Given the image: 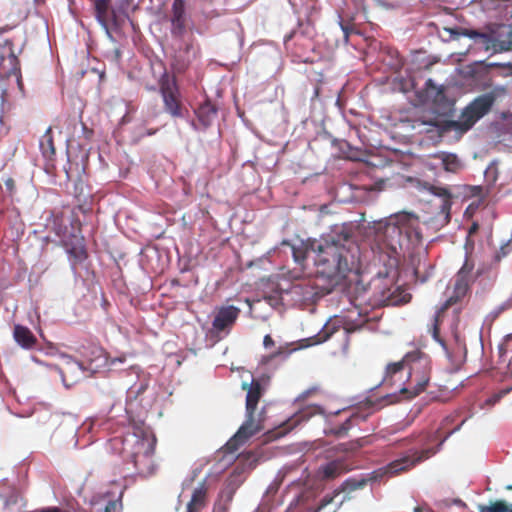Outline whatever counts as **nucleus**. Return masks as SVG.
Masks as SVG:
<instances>
[{"label": "nucleus", "mask_w": 512, "mask_h": 512, "mask_svg": "<svg viewBox=\"0 0 512 512\" xmlns=\"http://www.w3.org/2000/svg\"><path fill=\"white\" fill-rule=\"evenodd\" d=\"M319 276L339 284L360 269V248L350 229L342 227L310 243Z\"/></svg>", "instance_id": "obj_1"}, {"label": "nucleus", "mask_w": 512, "mask_h": 512, "mask_svg": "<svg viewBox=\"0 0 512 512\" xmlns=\"http://www.w3.org/2000/svg\"><path fill=\"white\" fill-rule=\"evenodd\" d=\"M422 241L419 217L400 212L380 221L375 227V242L381 250L394 253L406 247L414 248Z\"/></svg>", "instance_id": "obj_2"}, {"label": "nucleus", "mask_w": 512, "mask_h": 512, "mask_svg": "<svg viewBox=\"0 0 512 512\" xmlns=\"http://www.w3.org/2000/svg\"><path fill=\"white\" fill-rule=\"evenodd\" d=\"M506 94V87L496 86L491 91L476 97L463 109L458 120H448L441 123L439 121H430L424 122V124L437 127L441 133L455 131L459 135H463L470 130L479 119L491 110L498 98H501Z\"/></svg>", "instance_id": "obj_3"}, {"label": "nucleus", "mask_w": 512, "mask_h": 512, "mask_svg": "<svg viewBox=\"0 0 512 512\" xmlns=\"http://www.w3.org/2000/svg\"><path fill=\"white\" fill-rule=\"evenodd\" d=\"M124 460L133 463L137 473L143 477L155 474L157 465L154 460L156 438L148 435H128L121 440Z\"/></svg>", "instance_id": "obj_4"}, {"label": "nucleus", "mask_w": 512, "mask_h": 512, "mask_svg": "<svg viewBox=\"0 0 512 512\" xmlns=\"http://www.w3.org/2000/svg\"><path fill=\"white\" fill-rule=\"evenodd\" d=\"M404 362L409 371L406 387L401 392L407 393L409 398H413L423 392L430 382L431 359L426 353L417 349L407 353L404 356Z\"/></svg>", "instance_id": "obj_5"}, {"label": "nucleus", "mask_w": 512, "mask_h": 512, "mask_svg": "<svg viewBox=\"0 0 512 512\" xmlns=\"http://www.w3.org/2000/svg\"><path fill=\"white\" fill-rule=\"evenodd\" d=\"M443 30L449 34L446 40H458L460 37L465 36L474 39L476 43L480 44L485 49V51L499 53L512 50V30L509 32L506 40H500L487 33L463 27H444Z\"/></svg>", "instance_id": "obj_6"}, {"label": "nucleus", "mask_w": 512, "mask_h": 512, "mask_svg": "<svg viewBox=\"0 0 512 512\" xmlns=\"http://www.w3.org/2000/svg\"><path fill=\"white\" fill-rule=\"evenodd\" d=\"M469 286L470 283H468V281L456 278L452 295L444 302L434 316L430 331L433 339L442 346H445L444 340L440 337V323L442 322V316L449 307L459 303L467 295Z\"/></svg>", "instance_id": "obj_7"}, {"label": "nucleus", "mask_w": 512, "mask_h": 512, "mask_svg": "<svg viewBox=\"0 0 512 512\" xmlns=\"http://www.w3.org/2000/svg\"><path fill=\"white\" fill-rule=\"evenodd\" d=\"M435 453L436 450L434 448L422 450L410 449L404 456L390 462L386 467V473L390 476H396L402 472L409 471Z\"/></svg>", "instance_id": "obj_8"}, {"label": "nucleus", "mask_w": 512, "mask_h": 512, "mask_svg": "<svg viewBox=\"0 0 512 512\" xmlns=\"http://www.w3.org/2000/svg\"><path fill=\"white\" fill-rule=\"evenodd\" d=\"M160 93L163 99L164 109L174 118L184 117L187 112L181 101L179 88L174 79L163 80L160 84Z\"/></svg>", "instance_id": "obj_9"}, {"label": "nucleus", "mask_w": 512, "mask_h": 512, "mask_svg": "<svg viewBox=\"0 0 512 512\" xmlns=\"http://www.w3.org/2000/svg\"><path fill=\"white\" fill-rule=\"evenodd\" d=\"M242 389L247 391L246 395V420L252 425L263 426L262 420L255 417V411L259 400L262 397V387L259 381L253 379L250 384L243 382Z\"/></svg>", "instance_id": "obj_10"}, {"label": "nucleus", "mask_w": 512, "mask_h": 512, "mask_svg": "<svg viewBox=\"0 0 512 512\" xmlns=\"http://www.w3.org/2000/svg\"><path fill=\"white\" fill-rule=\"evenodd\" d=\"M170 32L174 38H183L187 31L185 0H173L170 11Z\"/></svg>", "instance_id": "obj_11"}, {"label": "nucleus", "mask_w": 512, "mask_h": 512, "mask_svg": "<svg viewBox=\"0 0 512 512\" xmlns=\"http://www.w3.org/2000/svg\"><path fill=\"white\" fill-rule=\"evenodd\" d=\"M263 429L264 426H254L250 423V421H244L243 424L237 430V432L234 434V436L230 438L228 442L225 444L224 451L226 453L236 452L240 448V446H242L251 437L259 433Z\"/></svg>", "instance_id": "obj_12"}, {"label": "nucleus", "mask_w": 512, "mask_h": 512, "mask_svg": "<svg viewBox=\"0 0 512 512\" xmlns=\"http://www.w3.org/2000/svg\"><path fill=\"white\" fill-rule=\"evenodd\" d=\"M241 310L233 305L221 306L216 309L212 327L217 332L230 330L239 317Z\"/></svg>", "instance_id": "obj_13"}, {"label": "nucleus", "mask_w": 512, "mask_h": 512, "mask_svg": "<svg viewBox=\"0 0 512 512\" xmlns=\"http://www.w3.org/2000/svg\"><path fill=\"white\" fill-rule=\"evenodd\" d=\"M197 121L192 122L195 129L206 130L215 121L218 115L217 106L212 103L210 99H205L197 108L194 110Z\"/></svg>", "instance_id": "obj_14"}, {"label": "nucleus", "mask_w": 512, "mask_h": 512, "mask_svg": "<svg viewBox=\"0 0 512 512\" xmlns=\"http://www.w3.org/2000/svg\"><path fill=\"white\" fill-rule=\"evenodd\" d=\"M63 245L69 254L73 265L80 264L87 258V251L84 244V238L78 235H71L64 239Z\"/></svg>", "instance_id": "obj_15"}, {"label": "nucleus", "mask_w": 512, "mask_h": 512, "mask_svg": "<svg viewBox=\"0 0 512 512\" xmlns=\"http://www.w3.org/2000/svg\"><path fill=\"white\" fill-rule=\"evenodd\" d=\"M388 397V395L382 397L381 399H377L376 401H372L371 399H368L366 402V406L369 410V412L365 415H362L360 413H355L351 415L350 418H348L343 424H341L339 427H337L334 430V434L337 436H344L347 434L348 430L351 428V426L355 423H357L358 420H365L367 416L376 410H379L382 408V405L380 404L383 400H385Z\"/></svg>", "instance_id": "obj_16"}, {"label": "nucleus", "mask_w": 512, "mask_h": 512, "mask_svg": "<svg viewBox=\"0 0 512 512\" xmlns=\"http://www.w3.org/2000/svg\"><path fill=\"white\" fill-rule=\"evenodd\" d=\"M208 493L209 486L204 480L193 489L191 499L186 506V512H201L208 505Z\"/></svg>", "instance_id": "obj_17"}, {"label": "nucleus", "mask_w": 512, "mask_h": 512, "mask_svg": "<svg viewBox=\"0 0 512 512\" xmlns=\"http://www.w3.org/2000/svg\"><path fill=\"white\" fill-rule=\"evenodd\" d=\"M64 365L60 368V374L64 383L69 378L73 381H77L79 376L83 373V368L80 362L74 360L71 356H63Z\"/></svg>", "instance_id": "obj_18"}, {"label": "nucleus", "mask_w": 512, "mask_h": 512, "mask_svg": "<svg viewBox=\"0 0 512 512\" xmlns=\"http://www.w3.org/2000/svg\"><path fill=\"white\" fill-rule=\"evenodd\" d=\"M183 53L185 54V58L180 59L176 57L173 63V68L178 73L184 72L189 67L190 63L198 56L199 47L195 46L193 40H191L185 44Z\"/></svg>", "instance_id": "obj_19"}, {"label": "nucleus", "mask_w": 512, "mask_h": 512, "mask_svg": "<svg viewBox=\"0 0 512 512\" xmlns=\"http://www.w3.org/2000/svg\"><path fill=\"white\" fill-rule=\"evenodd\" d=\"M339 330L334 324L326 323L318 334L302 339L300 341V348H307L314 345L321 344L327 341L331 336Z\"/></svg>", "instance_id": "obj_20"}, {"label": "nucleus", "mask_w": 512, "mask_h": 512, "mask_svg": "<svg viewBox=\"0 0 512 512\" xmlns=\"http://www.w3.org/2000/svg\"><path fill=\"white\" fill-rule=\"evenodd\" d=\"M428 191L441 199L440 212L450 219V211L452 207V194L447 187L430 185Z\"/></svg>", "instance_id": "obj_21"}, {"label": "nucleus", "mask_w": 512, "mask_h": 512, "mask_svg": "<svg viewBox=\"0 0 512 512\" xmlns=\"http://www.w3.org/2000/svg\"><path fill=\"white\" fill-rule=\"evenodd\" d=\"M13 337L17 344L24 349H32L37 343V339L31 330L20 324L14 326Z\"/></svg>", "instance_id": "obj_22"}, {"label": "nucleus", "mask_w": 512, "mask_h": 512, "mask_svg": "<svg viewBox=\"0 0 512 512\" xmlns=\"http://www.w3.org/2000/svg\"><path fill=\"white\" fill-rule=\"evenodd\" d=\"M110 2L111 0H93L96 18L106 29L108 28V22L113 17Z\"/></svg>", "instance_id": "obj_23"}, {"label": "nucleus", "mask_w": 512, "mask_h": 512, "mask_svg": "<svg viewBox=\"0 0 512 512\" xmlns=\"http://www.w3.org/2000/svg\"><path fill=\"white\" fill-rule=\"evenodd\" d=\"M344 471V463L335 460L322 465L318 470V474L323 480H332L340 476Z\"/></svg>", "instance_id": "obj_24"}, {"label": "nucleus", "mask_w": 512, "mask_h": 512, "mask_svg": "<svg viewBox=\"0 0 512 512\" xmlns=\"http://www.w3.org/2000/svg\"><path fill=\"white\" fill-rule=\"evenodd\" d=\"M39 146L45 158L51 160L55 156L56 150L51 127H49L40 138Z\"/></svg>", "instance_id": "obj_25"}, {"label": "nucleus", "mask_w": 512, "mask_h": 512, "mask_svg": "<svg viewBox=\"0 0 512 512\" xmlns=\"http://www.w3.org/2000/svg\"><path fill=\"white\" fill-rule=\"evenodd\" d=\"M199 2V16L204 21L213 20L221 16V12L214 7L216 0H197Z\"/></svg>", "instance_id": "obj_26"}, {"label": "nucleus", "mask_w": 512, "mask_h": 512, "mask_svg": "<svg viewBox=\"0 0 512 512\" xmlns=\"http://www.w3.org/2000/svg\"><path fill=\"white\" fill-rule=\"evenodd\" d=\"M474 267V261L471 259L469 255H467L464 264L457 273V278L461 280H466L468 281V283H470L482 273L480 270H478L475 276H473L472 272L474 270Z\"/></svg>", "instance_id": "obj_27"}, {"label": "nucleus", "mask_w": 512, "mask_h": 512, "mask_svg": "<svg viewBox=\"0 0 512 512\" xmlns=\"http://www.w3.org/2000/svg\"><path fill=\"white\" fill-rule=\"evenodd\" d=\"M479 512H512V504L505 500L491 501L488 505H478Z\"/></svg>", "instance_id": "obj_28"}, {"label": "nucleus", "mask_w": 512, "mask_h": 512, "mask_svg": "<svg viewBox=\"0 0 512 512\" xmlns=\"http://www.w3.org/2000/svg\"><path fill=\"white\" fill-rule=\"evenodd\" d=\"M443 168L452 173H456L461 168V162L455 154L444 153L442 155Z\"/></svg>", "instance_id": "obj_29"}, {"label": "nucleus", "mask_w": 512, "mask_h": 512, "mask_svg": "<svg viewBox=\"0 0 512 512\" xmlns=\"http://www.w3.org/2000/svg\"><path fill=\"white\" fill-rule=\"evenodd\" d=\"M292 250V256L296 263L303 265L306 258L307 253L310 250V245L306 246L304 243H301L300 245H290Z\"/></svg>", "instance_id": "obj_30"}, {"label": "nucleus", "mask_w": 512, "mask_h": 512, "mask_svg": "<svg viewBox=\"0 0 512 512\" xmlns=\"http://www.w3.org/2000/svg\"><path fill=\"white\" fill-rule=\"evenodd\" d=\"M367 484V479L361 478H349L342 484L343 492H352L358 489H362Z\"/></svg>", "instance_id": "obj_31"}, {"label": "nucleus", "mask_w": 512, "mask_h": 512, "mask_svg": "<svg viewBox=\"0 0 512 512\" xmlns=\"http://www.w3.org/2000/svg\"><path fill=\"white\" fill-rule=\"evenodd\" d=\"M427 86H431L433 88V90H435V96H434V99H433V102L436 104V105H439V106H442L444 107L445 104L447 103V98H446V95H445V92L442 88H437L433 85L432 83V80L429 79L426 83Z\"/></svg>", "instance_id": "obj_32"}, {"label": "nucleus", "mask_w": 512, "mask_h": 512, "mask_svg": "<svg viewBox=\"0 0 512 512\" xmlns=\"http://www.w3.org/2000/svg\"><path fill=\"white\" fill-rule=\"evenodd\" d=\"M305 415L303 413H300V414H296L294 415L293 417H291L285 424H284V429L285 431H289V430H292L293 428H295L297 425L300 424V422H302L303 420H305Z\"/></svg>", "instance_id": "obj_33"}, {"label": "nucleus", "mask_w": 512, "mask_h": 512, "mask_svg": "<svg viewBox=\"0 0 512 512\" xmlns=\"http://www.w3.org/2000/svg\"><path fill=\"white\" fill-rule=\"evenodd\" d=\"M406 366L404 359L399 362L390 363L386 367V375L393 376L397 372L401 371Z\"/></svg>", "instance_id": "obj_34"}, {"label": "nucleus", "mask_w": 512, "mask_h": 512, "mask_svg": "<svg viewBox=\"0 0 512 512\" xmlns=\"http://www.w3.org/2000/svg\"><path fill=\"white\" fill-rule=\"evenodd\" d=\"M4 185H5L7 192L9 193V195H13L15 193L16 185H15V181L13 178L7 177L4 180Z\"/></svg>", "instance_id": "obj_35"}, {"label": "nucleus", "mask_w": 512, "mask_h": 512, "mask_svg": "<svg viewBox=\"0 0 512 512\" xmlns=\"http://www.w3.org/2000/svg\"><path fill=\"white\" fill-rule=\"evenodd\" d=\"M6 45L8 46L7 47V52H8V55H9V61H10V63L12 65H16L17 62H18V59H17V57L14 54L13 44H12L11 41H6Z\"/></svg>", "instance_id": "obj_36"}, {"label": "nucleus", "mask_w": 512, "mask_h": 512, "mask_svg": "<svg viewBox=\"0 0 512 512\" xmlns=\"http://www.w3.org/2000/svg\"><path fill=\"white\" fill-rule=\"evenodd\" d=\"M511 308H512V295L498 306L497 312L502 313Z\"/></svg>", "instance_id": "obj_37"}, {"label": "nucleus", "mask_w": 512, "mask_h": 512, "mask_svg": "<svg viewBox=\"0 0 512 512\" xmlns=\"http://www.w3.org/2000/svg\"><path fill=\"white\" fill-rule=\"evenodd\" d=\"M274 344V340L269 334L264 336L263 345L266 349L274 346Z\"/></svg>", "instance_id": "obj_38"}, {"label": "nucleus", "mask_w": 512, "mask_h": 512, "mask_svg": "<svg viewBox=\"0 0 512 512\" xmlns=\"http://www.w3.org/2000/svg\"><path fill=\"white\" fill-rule=\"evenodd\" d=\"M116 509V502L115 501H109L105 508H104V512H112Z\"/></svg>", "instance_id": "obj_39"}, {"label": "nucleus", "mask_w": 512, "mask_h": 512, "mask_svg": "<svg viewBox=\"0 0 512 512\" xmlns=\"http://www.w3.org/2000/svg\"><path fill=\"white\" fill-rule=\"evenodd\" d=\"M282 355L286 356L287 353L282 348H279L277 351H275L274 353H272L270 355V358L273 359V358H276V357H280Z\"/></svg>", "instance_id": "obj_40"}, {"label": "nucleus", "mask_w": 512, "mask_h": 512, "mask_svg": "<svg viewBox=\"0 0 512 512\" xmlns=\"http://www.w3.org/2000/svg\"><path fill=\"white\" fill-rule=\"evenodd\" d=\"M113 60H115L116 62H119L120 58H121V52L119 49H115L113 51V56H112Z\"/></svg>", "instance_id": "obj_41"}, {"label": "nucleus", "mask_w": 512, "mask_h": 512, "mask_svg": "<svg viewBox=\"0 0 512 512\" xmlns=\"http://www.w3.org/2000/svg\"><path fill=\"white\" fill-rule=\"evenodd\" d=\"M125 356L119 357V358H112L109 360L110 365H114L116 362L123 363L125 361Z\"/></svg>", "instance_id": "obj_42"}, {"label": "nucleus", "mask_w": 512, "mask_h": 512, "mask_svg": "<svg viewBox=\"0 0 512 512\" xmlns=\"http://www.w3.org/2000/svg\"><path fill=\"white\" fill-rule=\"evenodd\" d=\"M147 388V384L146 383H141L140 386L138 387L136 393L139 395L141 393H143Z\"/></svg>", "instance_id": "obj_43"}, {"label": "nucleus", "mask_w": 512, "mask_h": 512, "mask_svg": "<svg viewBox=\"0 0 512 512\" xmlns=\"http://www.w3.org/2000/svg\"><path fill=\"white\" fill-rule=\"evenodd\" d=\"M333 500L332 497H328V496H325L323 499H322V506H326L328 505L329 503H331Z\"/></svg>", "instance_id": "obj_44"}, {"label": "nucleus", "mask_w": 512, "mask_h": 512, "mask_svg": "<svg viewBox=\"0 0 512 512\" xmlns=\"http://www.w3.org/2000/svg\"><path fill=\"white\" fill-rule=\"evenodd\" d=\"M359 328H360V326H358V327H349V326H347V327H345V331H346V333H351V332H353V331H355V330H357Z\"/></svg>", "instance_id": "obj_45"}, {"label": "nucleus", "mask_w": 512, "mask_h": 512, "mask_svg": "<svg viewBox=\"0 0 512 512\" xmlns=\"http://www.w3.org/2000/svg\"><path fill=\"white\" fill-rule=\"evenodd\" d=\"M82 126H83V130L85 131V133H87V138H89L90 135L92 134V131H88L84 123H82Z\"/></svg>", "instance_id": "obj_46"}, {"label": "nucleus", "mask_w": 512, "mask_h": 512, "mask_svg": "<svg viewBox=\"0 0 512 512\" xmlns=\"http://www.w3.org/2000/svg\"><path fill=\"white\" fill-rule=\"evenodd\" d=\"M414 512H430V511H425L422 507H415L414 508Z\"/></svg>", "instance_id": "obj_47"}, {"label": "nucleus", "mask_w": 512, "mask_h": 512, "mask_svg": "<svg viewBox=\"0 0 512 512\" xmlns=\"http://www.w3.org/2000/svg\"><path fill=\"white\" fill-rule=\"evenodd\" d=\"M478 228L477 224H473L470 228V233L474 232Z\"/></svg>", "instance_id": "obj_48"}]
</instances>
